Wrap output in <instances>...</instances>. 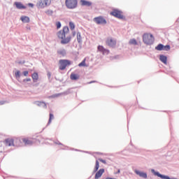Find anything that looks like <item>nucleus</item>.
Here are the masks:
<instances>
[{
    "label": "nucleus",
    "mask_w": 179,
    "mask_h": 179,
    "mask_svg": "<svg viewBox=\"0 0 179 179\" xmlns=\"http://www.w3.org/2000/svg\"><path fill=\"white\" fill-rule=\"evenodd\" d=\"M163 47H164V45L162 43H159L157 47H155V50H157V51H163Z\"/></svg>",
    "instance_id": "nucleus-25"
},
{
    "label": "nucleus",
    "mask_w": 179,
    "mask_h": 179,
    "mask_svg": "<svg viewBox=\"0 0 179 179\" xmlns=\"http://www.w3.org/2000/svg\"><path fill=\"white\" fill-rule=\"evenodd\" d=\"M69 32V28L68 27H64L62 30L57 32V36L59 40H61V44H69L71 43V37L66 36V34Z\"/></svg>",
    "instance_id": "nucleus-1"
},
{
    "label": "nucleus",
    "mask_w": 179,
    "mask_h": 179,
    "mask_svg": "<svg viewBox=\"0 0 179 179\" xmlns=\"http://www.w3.org/2000/svg\"><path fill=\"white\" fill-rule=\"evenodd\" d=\"M18 64H24V62H19Z\"/></svg>",
    "instance_id": "nucleus-42"
},
{
    "label": "nucleus",
    "mask_w": 179,
    "mask_h": 179,
    "mask_svg": "<svg viewBox=\"0 0 179 179\" xmlns=\"http://www.w3.org/2000/svg\"><path fill=\"white\" fill-rule=\"evenodd\" d=\"M57 29H61V22H56Z\"/></svg>",
    "instance_id": "nucleus-32"
},
{
    "label": "nucleus",
    "mask_w": 179,
    "mask_h": 179,
    "mask_svg": "<svg viewBox=\"0 0 179 179\" xmlns=\"http://www.w3.org/2000/svg\"><path fill=\"white\" fill-rule=\"evenodd\" d=\"M62 94H68V93H65V92H64V93L55 94H53V95H52V96H49V99H57V98H58V97L62 96Z\"/></svg>",
    "instance_id": "nucleus-20"
},
{
    "label": "nucleus",
    "mask_w": 179,
    "mask_h": 179,
    "mask_svg": "<svg viewBox=\"0 0 179 179\" xmlns=\"http://www.w3.org/2000/svg\"><path fill=\"white\" fill-rule=\"evenodd\" d=\"M5 103V101H0V106H3V104Z\"/></svg>",
    "instance_id": "nucleus-40"
},
{
    "label": "nucleus",
    "mask_w": 179,
    "mask_h": 179,
    "mask_svg": "<svg viewBox=\"0 0 179 179\" xmlns=\"http://www.w3.org/2000/svg\"><path fill=\"white\" fill-rule=\"evenodd\" d=\"M93 22L96 24H107V20H106L102 16L94 17L93 19Z\"/></svg>",
    "instance_id": "nucleus-6"
},
{
    "label": "nucleus",
    "mask_w": 179,
    "mask_h": 179,
    "mask_svg": "<svg viewBox=\"0 0 179 179\" xmlns=\"http://www.w3.org/2000/svg\"><path fill=\"white\" fill-rule=\"evenodd\" d=\"M129 45H138V41H136V39L131 38L129 41Z\"/></svg>",
    "instance_id": "nucleus-21"
},
{
    "label": "nucleus",
    "mask_w": 179,
    "mask_h": 179,
    "mask_svg": "<svg viewBox=\"0 0 179 179\" xmlns=\"http://www.w3.org/2000/svg\"><path fill=\"white\" fill-rule=\"evenodd\" d=\"M143 41L147 45H152L155 43V37L151 34H144L143 36Z\"/></svg>",
    "instance_id": "nucleus-2"
},
{
    "label": "nucleus",
    "mask_w": 179,
    "mask_h": 179,
    "mask_svg": "<svg viewBox=\"0 0 179 179\" xmlns=\"http://www.w3.org/2000/svg\"><path fill=\"white\" fill-rule=\"evenodd\" d=\"M48 79H50V78H51V73L48 72Z\"/></svg>",
    "instance_id": "nucleus-37"
},
{
    "label": "nucleus",
    "mask_w": 179,
    "mask_h": 179,
    "mask_svg": "<svg viewBox=\"0 0 179 179\" xmlns=\"http://www.w3.org/2000/svg\"><path fill=\"white\" fill-rule=\"evenodd\" d=\"M77 41L79 44L82 43V36L80 35V32L77 33Z\"/></svg>",
    "instance_id": "nucleus-24"
},
{
    "label": "nucleus",
    "mask_w": 179,
    "mask_h": 179,
    "mask_svg": "<svg viewBox=\"0 0 179 179\" xmlns=\"http://www.w3.org/2000/svg\"><path fill=\"white\" fill-rule=\"evenodd\" d=\"M99 167H100V164H99V161L96 160V165H95V167L94 169L93 173H96L97 171V170H99Z\"/></svg>",
    "instance_id": "nucleus-26"
},
{
    "label": "nucleus",
    "mask_w": 179,
    "mask_h": 179,
    "mask_svg": "<svg viewBox=\"0 0 179 179\" xmlns=\"http://www.w3.org/2000/svg\"><path fill=\"white\" fill-rule=\"evenodd\" d=\"M159 59L161 62H163V64H164L165 65H167V57L161 55L159 56Z\"/></svg>",
    "instance_id": "nucleus-17"
},
{
    "label": "nucleus",
    "mask_w": 179,
    "mask_h": 179,
    "mask_svg": "<svg viewBox=\"0 0 179 179\" xmlns=\"http://www.w3.org/2000/svg\"><path fill=\"white\" fill-rule=\"evenodd\" d=\"M14 5L17 8V9H26V6L23 5V3L20 2L15 1Z\"/></svg>",
    "instance_id": "nucleus-12"
},
{
    "label": "nucleus",
    "mask_w": 179,
    "mask_h": 179,
    "mask_svg": "<svg viewBox=\"0 0 179 179\" xmlns=\"http://www.w3.org/2000/svg\"><path fill=\"white\" fill-rule=\"evenodd\" d=\"M89 83H90V84H91V83H94V81H91V82H90Z\"/></svg>",
    "instance_id": "nucleus-44"
},
{
    "label": "nucleus",
    "mask_w": 179,
    "mask_h": 179,
    "mask_svg": "<svg viewBox=\"0 0 179 179\" xmlns=\"http://www.w3.org/2000/svg\"><path fill=\"white\" fill-rule=\"evenodd\" d=\"M72 35H73V37H75V36H76V32L73 31V32H72Z\"/></svg>",
    "instance_id": "nucleus-39"
},
{
    "label": "nucleus",
    "mask_w": 179,
    "mask_h": 179,
    "mask_svg": "<svg viewBox=\"0 0 179 179\" xmlns=\"http://www.w3.org/2000/svg\"><path fill=\"white\" fill-rule=\"evenodd\" d=\"M134 173L137 176H139V177H141V178H148V173L145 172H142V171H138L137 169H135Z\"/></svg>",
    "instance_id": "nucleus-9"
},
{
    "label": "nucleus",
    "mask_w": 179,
    "mask_h": 179,
    "mask_svg": "<svg viewBox=\"0 0 179 179\" xmlns=\"http://www.w3.org/2000/svg\"><path fill=\"white\" fill-rule=\"evenodd\" d=\"M28 6H29L30 8H34V4L29 3H28Z\"/></svg>",
    "instance_id": "nucleus-36"
},
{
    "label": "nucleus",
    "mask_w": 179,
    "mask_h": 179,
    "mask_svg": "<svg viewBox=\"0 0 179 179\" xmlns=\"http://www.w3.org/2000/svg\"><path fill=\"white\" fill-rule=\"evenodd\" d=\"M54 119V115L52 113H50V117H49V121L48 122V125H50L51 124V121Z\"/></svg>",
    "instance_id": "nucleus-28"
},
{
    "label": "nucleus",
    "mask_w": 179,
    "mask_h": 179,
    "mask_svg": "<svg viewBox=\"0 0 179 179\" xmlns=\"http://www.w3.org/2000/svg\"><path fill=\"white\" fill-rule=\"evenodd\" d=\"M31 78H26L23 80V82L26 83V82H31Z\"/></svg>",
    "instance_id": "nucleus-34"
},
{
    "label": "nucleus",
    "mask_w": 179,
    "mask_h": 179,
    "mask_svg": "<svg viewBox=\"0 0 179 179\" xmlns=\"http://www.w3.org/2000/svg\"><path fill=\"white\" fill-rule=\"evenodd\" d=\"M57 54L59 55H62V57H65L66 55V50L62 48L57 50Z\"/></svg>",
    "instance_id": "nucleus-18"
},
{
    "label": "nucleus",
    "mask_w": 179,
    "mask_h": 179,
    "mask_svg": "<svg viewBox=\"0 0 179 179\" xmlns=\"http://www.w3.org/2000/svg\"><path fill=\"white\" fill-rule=\"evenodd\" d=\"M51 1L52 0H38L36 6L38 9H44V8H47V6L51 5Z\"/></svg>",
    "instance_id": "nucleus-3"
},
{
    "label": "nucleus",
    "mask_w": 179,
    "mask_h": 179,
    "mask_svg": "<svg viewBox=\"0 0 179 179\" xmlns=\"http://www.w3.org/2000/svg\"><path fill=\"white\" fill-rule=\"evenodd\" d=\"M34 104H36V106H38V107H43V108H47V103H45V102L36 101L34 102Z\"/></svg>",
    "instance_id": "nucleus-14"
},
{
    "label": "nucleus",
    "mask_w": 179,
    "mask_h": 179,
    "mask_svg": "<svg viewBox=\"0 0 179 179\" xmlns=\"http://www.w3.org/2000/svg\"><path fill=\"white\" fill-rule=\"evenodd\" d=\"M22 142H24V145H33V141L27 138H23Z\"/></svg>",
    "instance_id": "nucleus-23"
},
{
    "label": "nucleus",
    "mask_w": 179,
    "mask_h": 179,
    "mask_svg": "<svg viewBox=\"0 0 179 179\" xmlns=\"http://www.w3.org/2000/svg\"><path fill=\"white\" fill-rule=\"evenodd\" d=\"M15 76L16 79H20V71H17L15 73Z\"/></svg>",
    "instance_id": "nucleus-30"
},
{
    "label": "nucleus",
    "mask_w": 179,
    "mask_h": 179,
    "mask_svg": "<svg viewBox=\"0 0 179 179\" xmlns=\"http://www.w3.org/2000/svg\"><path fill=\"white\" fill-rule=\"evenodd\" d=\"M170 48H171L170 45H166L165 46L164 45L162 51H169Z\"/></svg>",
    "instance_id": "nucleus-29"
},
{
    "label": "nucleus",
    "mask_w": 179,
    "mask_h": 179,
    "mask_svg": "<svg viewBox=\"0 0 179 179\" xmlns=\"http://www.w3.org/2000/svg\"><path fill=\"white\" fill-rule=\"evenodd\" d=\"M103 173H104V169H101L95 174V179L100 178V177H101V176H103Z\"/></svg>",
    "instance_id": "nucleus-13"
},
{
    "label": "nucleus",
    "mask_w": 179,
    "mask_h": 179,
    "mask_svg": "<svg viewBox=\"0 0 179 179\" xmlns=\"http://www.w3.org/2000/svg\"><path fill=\"white\" fill-rule=\"evenodd\" d=\"M71 80H78L79 79V75L72 73L70 76Z\"/></svg>",
    "instance_id": "nucleus-22"
},
{
    "label": "nucleus",
    "mask_w": 179,
    "mask_h": 179,
    "mask_svg": "<svg viewBox=\"0 0 179 179\" xmlns=\"http://www.w3.org/2000/svg\"><path fill=\"white\" fill-rule=\"evenodd\" d=\"M56 143H57V145H62L61 143H59V142H57Z\"/></svg>",
    "instance_id": "nucleus-43"
},
{
    "label": "nucleus",
    "mask_w": 179,
    "mask_h": 179,
    "mask_svg": "<svg viewBox=\"0 0 179 179\" xmlns=\"http://www.w3.org/2000/svg\"><path fill=\"white\" fill-rule=\"evenodd\" d=\"M5 145H6V146H15V144L13 143V139H12V138L6 139Z\"/></svg>",
    "instance_id": "nucleus-11"
},
{
    "label": "nucleus",
    "mask_w": 179,
    "mask_h": 179,
    "mask_svg": "<svg viewBox=\"0 0 179 179\" xmlns=\"http://www.w3.org/2000/svg\"><path fill=\"white\" fill-rule=\"evenodd\" d=\"M98 51H99L100 52H102L104 55H108L110 51H108L107 49H105L104 47H103L102 45H99L98 46Z\"/></svg>",
    "instance_id": "nucleus-10"
},
{
    "label": "nucleus",
    "mask_w": 179,
    "mask_h": 179,
    "mask_svg": "<svg viewBox=\"0 0 179 179\" xmlns=\"http://www.w3.org/2000/svg\"><path fill=\"white\" fill-rule=\"evenodd\" d=\"M67 9H76L78 8V0H65Z\"/></svg>",
    "instance_id": "nucleus-4"
},
{
    "label": "nucleus",
    "mask_w": 179,
    "mask_h": 179,
    "mask_svg": "<svg viewBox=\"0 0 179 179\" xmlns=\"http://www.w3.org/2000/svg\"><path fill=\"white\" fill-rule=\"evenodd\" d=\"M100 162H101V163H103L104 164H106V160L103 159H99Z\"/></svg>",
    "instance_id": "nucleus-38"
},
{
    "label": "nucleus",
    "mask_w": 179,
    "mask_h": 179,
    "mask_svg": "<svg viewBox=\"0 0 179 179\" xmlns=\"http://www.w3.org/2000/svg\"><path fill=\"white\" fill-rule=\"evenodd\" d=\"M110 15L112 16H115V17H117V19H122L124 16L121 15V11L118 10H113L111 13Z\"/></svg>",
    "instance_id": "nucleus-7"
},
{
    "label": "nucleus",
    "mask_w": 179,
    "mask_h": 179,
    "mask_svg": "<svg viewBox=\"0 0 179 179\" xmlns=\"http://www.w3.org/2000/svg\"><path fill=\"white\" fill-rule=\"evenodd\" d=\"M22 73H23L24 76H29V71H23Z\"/></svg>",
    "instance_id": "nucleus-33"
},
{
    "label": "nucleus",
    "mask_w": 179,
    "mask_h": 179,
    "mask_svg": "<svg viewBox=\"0 0 179 179\" xmlns=\"http://www.w3.org/2000/svg\"><path fill=\"white\" fill-rule=\"evenodd\" d=\"M106 44L107 45H109V47H115V44H117V41L115 39H113V38H108L106 40Z\"/></svg>",
    "instance_id": "nucleus-8"
},
{
    "label": "nucleus",
    "mask_w": 179,
    "mask_h": 179,
    "mask_svg": "<svg viewBox=\"0 0 179 179\" xmlns=\"http://www.w3.org/2000/svg\"><path fill=\"white\" fill-rule=\"evenodd\" d=\"M78 66H87V65H86V59H84L82 62H80L78 64Z\"/></svg>",
    "instance_id": "nucleus-27"
},
{
    "label": "nucleus",
    "mask_w": 179,
    "mask_h": 179,
    "mask_svg": "<svg viewBox=\"0 0 179 179\" xmlns=\"http://www.w3.org/2000/svg\"><path fill=\"white\" fill-rule=\"evenodd\" d=\"M31 78H32L33 81L34 82V83H36L37 82V80H38V73H37V72H34L31 75Z\"/></svg>",
    "instance_id": "nucleus-19"
},
{
    "label": "nucleus",
    "mask_w": 179,
    "mask_h": 179,
    "mask_svg": "<svg viewBox=\"0 0 179 179\" xmlns=\"http://www.w3.org/2000/svg\"><path fill=\"white\" fill-rule=\"evenodd\" d=\"M120 173H121V171L120 169H118L117 173L120 174Z\"/></svg>",
    "instance_id": "nucleus-41"
},
{
    "label": "nucleus",
    "mask_w": 179,
    "mask_h": 179,
    "mask_svg": "<svg viewBox=\"0 0 179 179\" xmlns=\"http://www.w3.org/2000/svg\"><path fill=\"white\" fill-rule=\"evenodd\" d=\"M80 3L82 6H92V2L91 1H87L85 0H80Z\"/></svg>",
    "instance_id": "nucleus-15"
},
{
    "label": "nucleus",
    "mask_w": 179,
    "mask_h": 179,
    "mask_svg": "<svg viewBox=\"0 0 179 179\" xmlns=\"http://www.w3.org/2000/svg\"><path fill=\"white\" fill-rule=\"evenodd\" d=\"M59 64V69L61 71H64V69H65L68 65H71V62L66 59H60Z\"/></svg>",
    "instance_id": "nucleus-5"
},
{
    "label": "nucleus",
    "mask_w": 179,
    "mask_h": 179,
    "mask_svg": "<svg viewBox=\"0 0 179 179\" xmlns=\"http://www.w3.org/2000/svg\"><path fill=\"white\" fill-rule=\"evenodd\" d=\"M46 13H47V15H52V13H53V12H52V10H48V11H46Z\"/></svg>",
    "instance_id": "nucleus-35"
},
{
    "label": "nucleus",
    "mask_w": 179,
    "mask_h": 179,
    "mask_svg": "<svg viewBox=\"0 0 179 179\" xmlns=\"http://www.w3.org/2000/svg\"><path fill=\"white\" fill-rule=\"evenodd\" d=\"M20 20H22V23H29L30 17H29L27 16H22L20 17Z\"/></svg>",
    "instance_id": "nucleus-16"
},
{
    "label": "nucleus",
    "mask_w": 179,
    "mask_h": 179,
    "mask_svg": "<svg viewBox=\"0 0 179 179\" xmlns=\"http://www.w3.org/2000/svg\"><path fill=\"white\" fill-rule=\"evenodd\" d=\"M69 26H70V29H71V30H73V29H75V24H74L73 22H69Z\"/></svg>",
    "instance_id": "nucleus-31"
}]
</instances>
